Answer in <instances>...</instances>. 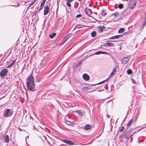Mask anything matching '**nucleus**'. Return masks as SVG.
Here are the masks:
<instances>
[{
    "label": "nucleus",
    "instance_id": "nucleus-29",
    "mask_svg": "<svg viewBox=\"0 0 146 146\" xmlns=\"http://www.w3.org/2000/svg\"><path fill=\"white\" fill-rule=\"evenodd\" d=\"M98 30L99 31L102 32L103 30L102 28L99 27L98 29Z\"/></svg>",
    "mask_w": 146,
    "mask_h": 146
},
{
    "label": "nucleus",
    "instance_id": "nucleus-20",
    "mask_svg": "<svg viewBox=\"0 0 146 146\" xmlns=\"http://www.w3.org/2000/svg\"><path fill=\"white\" fill-rule=\"evenodd\" d=\"M96 35V33L95 31H93L91 33L92 36L93 37H95Z\"/></svg>",
    "mask_w": 146,
    "mask_h": 146
},
{
    "label": "nucleus",
    "instance_id": "nucleus-14",
    "mask_svg": "<svg viewBox=\"0 0 146 146\" xmlns=\"http://www.w3.org/2000/svg\"><path fill=\"white\" fill-rule=\"evenodd\" d=\"M3 137L4 140L6 142L8 143L9 142V137L8 135H5Z\"/></svg>",
    "mask_w": 146,
    "mask_h": 146
},
{
    "label": "nucleus",
    "instance_id": "nucleus-37",
    "mask_svg": "<svg viewBox=\"0 0 146 146\" xmlns=\"http://www.w3.org/2000/svg\"><path fill=\"white\" fill-rule=\"evenodd\" d=\"M107 15V13H105L104 14V15H103L104 16H105L106 15Z\"/></svg>",
    "mask_w": 146,
    "mask_h": 146
},
{
    "label": "nucleus",
    "instance_id": "nucleus-19",
    "mask_svg": "<svg viewBox=\"0 0 146 146\" xmlns=\"http://www.w3.org/2000/svg\"><path fill=\"white\" fill-rule=\"evenodd\" d=\"M133 119H131L129 121L128 123L127 126L128 127H129L130 126L131 124H132L133 122Z\"/></svg>",
    "mask_w": 146,
    "mask_h": 146
},
{
    "label": "nucleus",
    "instance_id": "nucleus-2",
    "mask_svg": "<svg viewBox=\"0 0 146 146\" xmlns=\"http://www.w3.org/2000/svg\"><path fill=\"white\" fill-rule=\"evenodd\" d=\"M13 113V111L9 109H7L5 111L4 116L5 117H10L12 115Z\"/></svg>",
    "mask_w": 146,
    "mask_h": 146
},
{
    "label": "nucleus",
    "instance_id": "nucleus-28",
    "mask_svg": "<svg viewBox=\"0 0 146 146\" xmlns=\"http://www.w3.org/2000/svg\"><path fill=\"white\" fill-rule=\"evenodd\" d=\"M125 129V128L123 127H121L119 131L120 132L123 131Z\"/></svg>",
    "mask_w": 146,
    "mask_h": 146
},
{
    "label": "nucleus",
    "instance_id": "nucleus-23",
    "mask_svg": "<svg viewBox=\"0 0 146 146\" xmlns=\"http://www.w3.org/2000/svg\"><path fill=\"white\" fill-rule=\"evenodd\" d=\"M124 29L123 28H121L119 29L118 31V33H121L124 32Z\"/></svg>",
    "mask_w": 146,
    "mask_h": 146
},
{
    "label": "nucleus",
    "instance_id": "nucleus-39",
    "mask_svg": "<svg viewBox=\"0 0 146 146\" xmlns=\"http://www.w3.org/2000/svg\"><path fill=\"white\" fill-rule=\"evenodd\" d=\"M37 0H35L33 1L35 3L36 2V1Z\"/></svg>",
    "mask_w": 146,
    "mask_h": 146
},
{
    "label": "nucleus",
    "instance_id": "nucleus-13",
    "mask_svg": "<svg viewBox=\"0 0 146 146\" xmlns=\"http://www.w3.org/2000/svg\"><path fill=\"white\" fill-rule=\"evenodd\" d=\"M63 141L69 145H72L73 143L72 141L66 140H64Z\"/></svg>",
    "mask_w": 146,
    "mask_h": 146
},
{
    "label": "nucleus",
    "instance_id": "nucleus-21",
    "mask_svg": "<svg viewBox=\"0 0 146 146\" xmlns=\"http://www.w3.org/2000/svg\"><path fill=\"white\" fill-rule=\"evenodd\" d=\"M91 128V127L90 125H86L85 127V129L86 130H88L90 129Z\"/></svg>",
    "mask_w": 146,
    "mask_h": 146
},
{
    "label": "nucleus",
    "instance_id": "nucleus-1",
    "mask_svg": "<svg viewBox=\"0 0 146 146\" xmlns=\"http://www.w3.org/2000/svg\"><path fill=\"white\" fill-rule=\"evenodd\" d=\"M26 84L27 88L29 91H34L35 84L33 76H30L28 77L27 79Z\"/></svg>",
    "mask_w": 146,
    "mask_h": 146
},
{
    "label": "nucleus",
    "instance_id": "nucleus-7",
    "mask_svg": "<svg viewBox=\"0 0 146 146\" xmlns=\"http://www.w3.org/2000/svg\"><path fill=\"white\" fill-rule=\"evenodd\" d=\"M44 8L45 9L44 11V15H46L48 13L50 10V9L48 5L44 7Z\"/></svg>",
    "mask_w": 146,
    "mask_h": 146
},
{
    "label": "nucleus",
    "instance_id": "nucleus-35",
    "mask_svg": "<svg viewBox=\"0 0 146 146\" xmlns=\"http://www.w3.org/2000/svg\"><path fill=\"white\" fill-rule=\"evenodd\" d=\"M81 26H82V27H79L78 29H80V28H84V26L83 25H81Z\"/></svg>",
    "mask_w": 146,
    "mask_h": 146
},
{
    "label": "nucleus",
    "instance_id": "nucleus-34",
    "mask_svg": "<svg viewBox=\"0 0 146 146\" xmlns=\"http://www.w3.org/2000/svg\"><path fill=\"white\" fill-rule=\"evenodd\" d=\"M16 60H14L11 64L13 66L14 64V63L15 62Z\"/></svg>",
    "mask_w": 146,
    "mask_h": 146
},
{
    "label": "nucleus",
    "instance_id": "nucleus-38",
    "mask_svg": "<svg viewBox=\"0 0 146 146\" xmlns=\"http://www.w3.org/2000/svg\"><path fill=\"white\" fill-rule=\"evenodd\" d=\"M145 21H146V13L145 14Z\"/></svg>",
    "mask_w": 146,
    "mask_h": 146
},
{
    "label": "nucleus",
    "instance_id": "nucleus-33",
    "mask_svg": "<svg viewBox=\"0 0 146 146\" xmlns=\"http://www.w3.org/2000/svg\"><path fill=\"white\" fill-rule=\"evenodd\" d=\"M16 60H14L11 64L13 66L14 64V63L15 62Z\"/></svg>",
    "mask_w": 146,
    "mask_h": 146
},
{
    "label": "nucleus",
    "instance_id": "nucleus-27",
    "mask_svg": "<svg viewBox=\"0 0 146 146\" xmlns=\"http://www.w3.org/2000/svg\"><path fill=\"white\" fill-rule=\"evenodd\" d=\"M89 88L87 87H84L82 89L86 90H88L89 89Z\"/></svg>",
    "mask_w": 146,
    "mask_h": 146
},
{
    "label": "nucleus",
    "instance_id": "nucleus-18",
    "mask_svg": "<svg viewBox=\"0 0 146 146\" xmlns=\"http://www.w3.org/2000/svg\"><path fill=\"white\" fill-rule=\"evenodd\" d=\"M76 112L77 113L81 116H82L83 114H84V112L82 110H80L79 111H77Z\"/></svg>",
    "mask_w": 146,
    "mask_h": 146
},
{
    "label": "nucleus",
    "instance_id": "nucleus-10",
    "mask_svg": "<svg viewBox=\"0 0 146 146\" xmlns=\"http://www.w3.org/2000/svg\"><path fill=\"white\" fill-rule=\"evenodd\" d=\"M108 54L109 53L108 52H103V51H97L95 53V54H96L97 55L99 54Z\"/></svg>",
    "mask_w": 146,
    "mask_h": 146
},
{
    "label": "nucleus",
    "instance_id": "nucleus-40",
    "mask_svg": "<svg viewBox=\"0 0 146 146\" xmlns=\"http://www.w3.org/2000/svg\"><path fill=\"white\" fill-rule=\"evenodd\" d=\"M145 125H146V123Z\"/></svg>",
    "mask_w": 146,
    "mask_h": 146
},
{
    "label": "nucleus",
    "instance_id": "nucleus-4",
    "mask_svg": "<svg viewBox=\"0 0 146 146\" xmlns=\"http://www.w3.org/2000/svg\"><path fill=\"white\" fill-rule=\"evenodd\" d=\"M136 2V0H130L129 3L130 8H133L135 7Z\"/></svg>",
    "mask_w": 146,
    "mask_h": 146
},
{
    "label": "nucleus",
    "instance_id": "nucleus-25",
    "mask_svg": "<svg viewBox=\"0 0 146 146\" xmlns=\"http://www.w3.org/2000/svg\"><path fill=\"white\" fill-rule=\"evenodd\" d=\"M132 71L130 69H128L127 71V73L129 74H130L131 73Z\"/></svg>",
    "mask_w": 146,
    "mask_h": 146
},
{
    "label": "nucleus",
    "instance_id": "nucleus-16",
    "mask_svg": "<svg viewBox=\"0 0 146 146\" xmlns=\"http://www.w3.org/2000/svg\"><path fill=\"white\" fill-rule=\"evenodd\" d=\"M46 0H43L42 2L40 4L39 10H40L42 9L44 5V4Z\"/></svg>",
    "mask_w": 146,
    "mask_h": 146
},
{
    "label": "nucleus",
    "instance_id": "nucleus-6",
    "mask_svg": "<svg viewBox=\"0 0 146 146\" xmlns=\"http://www.w3.org/2000/svg\"><path fill=\"white\" fill-rule=\"evenodd\" d=\"M129 60V57H125L123 58L121 60V62L123 64H125L128 62Z\"/></svg>",
    "mask_w": 146,
    "mask_h": 146
},
{
    "label": "nucleus",
    "instance_id": "nucleus-15",
    "mask_svg": "<svg viewBox=\"0 0 146 146\" xmlns=\"http://www.w3.org/2000/svg\"><path fill=\"white\" fill-rule=\"evenodd\" d=\"M85 12L86 14L88 16H90V15H91V10L89 9H87L86 8L85 9Z\"/></svg>",
    "mask_w": 146,
    "mask_h": 146
},
{
    "label": "nucleus",
    "instance_id": "nucleus-12",
    "mask_svg": "<svg viewBox=\"0 0 146 146\" xmlns=\"http://www.w3.org/2000/svg\"><path fill=\"white\" fill-rule=\"evenodd\" d=\"M68 35L66 37L64 38L62 40V41L60 42V44H62L68 40Z\"/></svg>",
    "mask_w": 146,
    "mask_h": 146
},
{
    "label": "nucleus",
    "instance_id": "nucleus-3",
    "mask_svg": "<svg viewBox=\"0 0 146 146\" xmlns=\"http://www.w3.org/2000/svg\"><path fill=\"white\" fill-rule=\"evenodd\" d=\"M116 70V68H114L113 69L112 72L111 73V74L109 76V77L108 78H107V79L106 80H104L99 83L98 84H101L104 83L105 81H106L108 80H109V79L111 77L113 76V75L114 74Z\"/></svg>",
    "mask_w": 146,
    "mask_h": 146
},
{
    "label": "nucleus",
    "instance_id": "nucleus-30",
    "mask_svg": "<svg viewBox=\"0 0 146 146\" xmlns=\"http://www.w3.org/2000/svg\"><path fill=\"white\" fill-rule=\"evenodd\" d=\"M82 61H80L78 63V64H76V67H78V66H79L82 63Z\"/></svg>",
    "mask_w": 146,
    "mask_h": 146
},
{
    "label": "nucleus",
    "instance_id": "nucleus-32",
    "mask_svg": "<svg viewBox=\"0 0 146 146\" xmlns=\"http://www.w3.org/2000/svg\"><path fill=\"white\" fill-rule=\"evenodd\" d=\"M118 13H115L113 14V15H114V16L115 17L116 16H117V15H118Z\"/></svg>",
    "mask_w": 146,
    "mask_h": 146
},
{
    "label": "nucleus",
    "instance_id": "nucleus-31",
    "mask_svg": "<svg viewBox=\"0 0 146 146\" xmlns=\"http://www.w3.org/2000/svg\"><path fill=\"white\" fill-rule=\"evenodd\" d=\"M82 16V15L81 14H78L76 15V18H78V17H81Z\"/></svg>",
    "mask_w": 146,
    "mask_h": 146
},
{
    "label": "nucleus",
    "instance_id": "nucleus-17",
    "mask_svg": "<svg viewBox=\"0 0 146 146\" xmlns=\"http://www.w3.org/2000/svg\"><path fill=\"white\" fill-rule=\"evenodd\" d=\"M73 0H66V4L69 7H70L71 6L70 3H71Z\"/></svg>",
    "mask_w": 146,
    "mask_h": 146
},
{
    "label": "nucleus",
    "instance_id": "nucleus-5",
    "mask_svg": "<svg viewBox=\"0 0 146 146\" xmlns=\"http://www.w3.org/2000/svg\"><path fill=\"white\" fill-rule=\"evenodd\" d=\"M8 72V70L6 69L2 70L0 72V76L1 77H3L6 76Z\"/></svg>",
    "mask_w": 146,
    "mask_h": 146
},
{
    "label": "nucleus",
    "instance_id": "nucleus-11",
    "mask_svg": "<svg viewBox=\"0 0 146 146\" xmlns=\"http://www.w3.org/2000/svg\"><path fill=\"white\" fill-rule=\"evenodd\" d=\"M122 36V35H116L115 36L110 37V39H117L120 37H121Z\"/></svg>",
    "mask_w": 146,
    "mask_h": 146
},
{
    "label": "nucleus",
    "instance_id": "nucleus-36",
    "mask_svg": "<svg viewBox=\"0 0 146 146\" xmlns=\"http://www.w3.org/2000/svg\"><path fill=\"white\" fill-rule=\"evenodd\" d=\"M12 66L11 64L8 67H7V68H9L11 67Z\"/></svg>",
    "mask_w": 146,
    "mask_h": 146
},
{
    "label": "nucleus",
    "instance_id": "nucleus-24",
    "mask_svg": "<svg viewBox=\"0 0 146 146\" xmlns=\"http://www.w3.org/2000/svg\"><path fill=\"white\" fill-rule=\"evenodd\" d=\"M123 5L122 4H120L119 5L118 7L120 9H121L123 8Z\"/></svg>",
    "mask_w": 146,
    "mask_h": 146
},
{
    "label": "nucleus",
    "instance_id": "nucleus-9",
    "mask_svg": "<svg viewBox=\"0 0 146 146\" xmlns=\"http://www.w3.org/2000/svg\"><path fill=\"white\" fill-rule=\"evenodd\" d=\"M114 45V44L112 43H110L109 42H106L104 44V46H108L109 47L113 46Z\"/></svg>",
    "mask_w": 146,
    "mask_h": 146
},
{
    "label": "nucleus",
    "instance_id": "nucleus-8",
    "mask_svg": "<svg viewBox=\"0 0 146 146\" xmlns=\"http://www.w3.org/2000/svg\"><path fill=\"white\" fill-rule=\"evenodd\" d=\"M83 78L86 81H88L89 80L90 77L89 75L86 74H84L83 75Z\"/></svg>",
    "mask_w": 146,
    "mask_h": 146
},
{
    "label": "nucleus",
    "instance_id": "nucleus-26",
    "mask_svg": "<svg viewBox=\"0 0 146 146\" xmlns=\"http://www.w3.org/2000/svg\"><path fill=\"white\" fill-rule=\"evenodd\" d=\"M35 3L34 1H33L32 3H31V4H30L29 5V7H28V8L27 9V10L29 8V7H31V6H32Z\"/></svg>",
    "mask_w": 146,
    "mask_h": 146
},
{
    "label": "nucleus",
    "instance_id": "nucleus-22",
    "mask_svg": "<svg viewBox=\"0 0 146 146\" xmlns=\"http://www.w3.org/2000/svg\"><path fill=\"white\" fill-rule=\"evenodd\" d=\"M56 35V34L55 33H53L52 34H51L50 35L49 37L51 38H52Z\"/></svg>",
    "mask_w": 146,
    "mask_h": 146
}]
</instances>
